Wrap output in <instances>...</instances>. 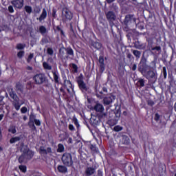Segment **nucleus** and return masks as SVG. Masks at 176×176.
Listing matches in <instances>:
<instances>
[{"label":"nucleus","instance_id":"f257e3e1","mask_svg":"<svg viewBox=\"0 0 176 176\" xmlns=\"http://www.w3.org/2000/svg\"><path fill=\"white\" fill-rule=\"evenodd\" d=\"M21 155L19 158V163H25L34 157V153L27 146L22 145L21 148Z\"/></svg>","mask_w":176,"mask_h":176},{"label":"nucleus","instance_id":"f03ea898","mask_svg":"<svg viewBox=\"0 0 176 176\" xmlns=\"http://www.w3.org/2000/svg\"><path fill=\"white\" fill-rule=\"evenodd\" d=\"M10 97L14 100L12 101L14 108L16 109V111H20L21 105L24 104V101L22 100L20 103V98H19V96H17V95L13 91V89L10 91Z\"/></svg>","mask_w":176,"mask_h":176},{"label":"nucleus","instance_id":"7ed1b4c3","mask_svg":"<svg viewBox=\"0 0 176 176\" xmlns=\"http://www.w3.org/2000/svg\"><path fill=\"white\" fill-rule=\"evenodd\" d=\"M105 16L107 20L109 21V25L111 27V30L113 28V27H116L115 23H113V21H116V14H115V12L108 11L105 12Z\"/></svg>","mask_w":176,"mask_h":176},{"label":"nucleus","instance_id":"20e7f679","mask_svg":"<svg viewBox=\"0 0 176 176\" xmlns=\"http://www.w3.org/2000/svg\"><path fill=\"white\" fill-rule=\"evenodd\" d=\"M62 163L64 166H67V167H71L72 164H74V161L72 160V155L71 153H65L62 155Z\"/></svg>","mask_w":176,"mask_h":176},{"label":"nucleus","instance_id":"39448f33","mask_svg":"<svg viewBox=\"0 0 176 176\" xmlns=\"http://www.w3.org/2000/svg\"><path fill=\"white\" fill-rule=\"evenodd\" d=\"M145 76L151 83H155L157 80V72L156 71L149 70Z\"/></svg>","mask_w":176,"mask_h":176},{"label":"nucleus","instance_id":"423d86ee","mask_svg":"<svg viewBox=\"0 0 176 176\" xmlns=\"http://www.w3.org/2000/svg\"><path fill=\"white\" fill-rule=\"evenodd\" d=\"M74 17V14L69 10L65 8L62 11V20L63 21H71Z\"/></svg>","mask_w":176,"mask_h":176},{"label":"nucleus","instance_id":"0eeeda50","mask_svg":"<svg viewBox=\"0 0 176 176\" xmlns=\"http://www.w3.org/2000/svg\"><path fill=\"white\" fill-rule=\"evenodd\" d=\"M148 68V65H146V58L142 56L140 63V66L138 67V71L141 72V74H144L146 72L145 69Z\"/></svg>","mask_w":176,"mask_h":176},{"label":"nucleus","instance_id":"6e6552de","mask_svg":"<svg viewBox=\"0 0 176 176\" xmlns=\"http://www.w3.org/2000/svg\"><path fill=\"white\" fill-rule=\"evenodd\" d=\"M77 83L78 85L80 90H81L82 93H86L87 91H89V87L86 85V83H85V81H83L82 78H79L77 80Z\"/></svg>","mask_w":176,"mask_h":176},{"label":"nucleus","instance_id":"1a4fd4ad","mask_svg":"<svg viewBox=\"0 0 176 176\" xmlns=\"http://www.w3.org/2000/svg\"><path fill=\"white\" fill-rule=\"evenodd\" d=\"M123 23L125 25H129V24H131V23H135V18L134 17V15H126Z\"/></svg>","mask_w":176,"mask_h":176},{"label":"nucleus","instance_id":"9d476101","mask_svg":"<svg viewBox=\"0 0 176 176\" xmlns=\"http://www.w3.org/2000/svg\"><path fill=\"white\" fill-rule=\"evenodd\" d=\"M11 3L16 8V9H21L23 5H24V0H13Z\"/></svg>","mask_w":176,"mask_h":176},{"label":"nucleus","instance_id":"9b49d317","mask_svg":"<svg viewBox=\"0 0 176 176\" xmlns=\"http://www.w3.org/2000/svg\"><path fill=\"white\" fill-rule=\"evenodd\" d=\"M120 141L121 144L124 145H129L130 144V138H129V136L125 135L120 136Z\"/></svg>","mask_w":176,"mask_h":176},{"label":"nucleus","instance_id":"f8f14e48","mask_svg":"<svg viewBox=\"0 0 176 176\" xmlns=\"http://www.w3.org/2000/svg\"><path fill=\"white\" fill-rule=\"evenodd\" d=\"M34 79L35 80L36 83H38V85L45 82V77L43 74H37L34 77Z\"/></svg>","mask_w":176,"mask_h":176},{"label":"nucleus","instance_id":"ddd939ff","mask_svg":"<svg viewBox=\"0 0 176 176\" xmlns=\"http://www.w3.org/2000/svg\"><path fill=\"white\" fill-rule=\"evenodd\" d=\"M95 173H96V168L94 167H87L85 171V176H91Z\"/></svg>","mask_w":176,"mask_h":176},{"label":"nucleus","instance_id":"4468645a","mask_svg":"<svg viewBox=\"0 0 176 176\" xmlns=\"http://www.w3.org/2000/svg\"><path fill=\"white\" fill-rule=\"evenodd\" d=\"M59 56L62 58H68V55H67V50L66 48L63 47L59 50Z\"/></svg>","mask_w":176,"mask_h":176},{"label":"nucleus","instance_id":"2eb2a0df","mask_svg":"<svg viewBox=\"0 0 176 176\" xmlns=\"http://www.w3.org/2000/svg\"><path fill=\"white\" fill-rule=\"evenodd\" d=\"M114 98L113 96H106L103 98V104L104 105H109L110 104H112Z\"/></svg>","mask_w":176,"mask_h":176},{"label":"nucleus","instance_id":"dca6fc26","mask_svg":"<svg viewBox=\"0 0 176 176\" xmlns=\"http://www.w3.org/2000/svg\"><path fill=\"white\" fill-rule=\"evenodd\" d=\"M98 61H99L100 71L101 72H104V71H105V63H104V57L100 56Z\"/></svg>","mask_w":176,"mask_h":176},{"label":"nucleus","instance_id":"f3484780","mask_svg":"<svg viewBox=\"0 0 176 176\" xmlns=\"http://www.w3.org/2000/svg\"><path fill=\"white\" fill-rule=\"evenodd\" d=\"M64 85L67 88L68 93H71L69 89H72V91H74V87L72 86V83H71V81H69V80H65Z\"/></svg>","mask_w":176,"mask_h":176},{"label":"nucleus","instance_id":"a211bd4d","mask_svg":"<svg viewBox=\"0 0 176 176\" xmlns=\"http://www.w3.org/2000/svg\"><path fill=\"white\" fill-rule=\"evenodd\" d=\"M94 111L102 113V112L104 111V106L101 104V103H96V104L94 106Z\"/></svg>","mask_w":176,"mask_h":176},{"label":"nucleus","instance_id":"6ab92c4d","mask_svg":"<svg viewBox=\"0 0 176 176\" xmlns=\"http://www.w3.org/2000/svg\"><path fill=\"white\" fill-rule=\"evenodd\" d=\"M91 46H92V47L96 49L97 50H100L102 45L98 42H92Z\"/></svg>","mask_w":176,"mask_h":176},{"label":"nucleus","instance_id":"aec40b11","mask_svg":"<svg viewBox=\"0 0 176 176\" xmlns=\"http://www.w3.org/2000/svg\"><path fill=\"white\" fill-rule=\"evenodd\" d=\"M134 47L135 49H138L139 50H141L142 47H144V44L141 43L140 41H135L133 43Z\"/></svg>","mask_w":176,"mask_h":176},{"label":"nucleus","instance_id":"412c9836","mask_svg":"<svg viewBox=\"0 0 176 176\" xmlns=\"http://www.w3.org/2000/svg\"><path fill=\"white\" fill-rule=\"evenodd\" d=\"M21 140V137L20 136H15L14 138H12L10 140V144H15V142H19Z\"/></svg>","mask_w":176,"mask_h":176},{"label":"nucleus","instance_id":"4be33fe9","mask_svg":"<svg viewBox=\"0 0 176 176\" xmlns=\"http://www.w3.org/2000/svg\"><path fill=\"white\" fill-rule=\"evenodd\" d=\"M131 52L133 54V56H135V57H136L137 58H140V57H141V52L138 51L137 50H131Z\"/></svg>","mask_w":176,"mask_h":176},{"label":"nucleus","instance_id":"5701e85b","mask_svg":"<svg viewBox=\"0 0 176 176\" xmlns=\"http://www.w3.org/2000/svg\"><path fill=\"white\" fill-rule=\"evenodd\" d=\"M58 170L59 171V173H67V167H65L64 166L59 165L58 166Z\"/></svg>","mask_w":176,"mask_h":176},{"label":"nucleus","instance_id":"b1692460","mask_svg":"<svg viewBox=\"0 0 176 176\" xmlns=\"http://www.w3.org/2000/svg\"><path fill=\"white\" fill-rule=\"evenodd\" d=\"M66 54L67 56H72L74 57V50L70 47L66 48Z\"/></svg>","mask_w":176,"mask_h":176},{"label":"nucleus","instance_id":"393cba45","mask_svg":"<svg viewBox=\"0 0 176 176\" xmlns=\"http://www.w3.org/2000/svg\"><path fill=\"white\" fill-rule=\"evenodd\" d=\"M110 9H111V10H113V12H115L116 13H118V10H119V8L116 5V3H113L110 6Z\"/></svg>","mask_w":176,"mask_h":176},{"label":"nucleus","instance_id":"a878e982","mask_svg":"<svg viewBox=\"0 0 176 176\" xmlns=\"http://www.w3.org/2000/svg\"><path fill=\"white\" fill-rule=\"evenodd\" d=\"M108 124H109V126H115V124H116L118 123V120H115V119H111L109 120L107 122Z\"/></svg>","mask_w":176,"mask_h":176},{"label":"nucleus","instance_id":"bb28decb","mask_svg":"<svg viewBox=\"0 0 176 176\" xmlns=\"http://www.w3.org/2000/svg\"><path fill=\"white\" fill-rule=\"evenodd\" d=\"M25 10L29 14H31V13H32V8L31 6H25Z\"/></svg>","mask_w":176,"mask_h":176},{"label":"nucleus","instance_id":"cd10ccee","mask_svg":"<svg viewBox=\"0 0 176 176\" xmlns=\"http://www.w3.org/2000/svg\"><path fill=\"white\" fill-rule=\"evenodd\" d=\"M151 50L153 52L155 50H156L159 54H160V53H162V47L160 46H156V47H152L151 48Z\"/></svg>","mask_w":176,"mask_h":176},{"label":"nucleus","instance_id":"c85d7f7f","mask_svg":"<svg viewBox=\"0 0 176 176\" xmlns=\"http://www.w3.org/2000/svg\"><path fill=\"white\" fill-rule=\"evenodd\" d=\"M57 152H64V145L59 144L58 145V149H57Z\"/></svg>","mask_w":176,"mask_h":176},{"label":"nucleus","instance_id":"c756f323","mask_svg":"<svg viewBox=\"0 0 176 176\" xmlns=\"http://www.w3.org/2000/svg\"><path fill=\"white\" fill-rule=\"evenodd\" d=\"M19 168L21 171H22V173H26L27 171V166L24 165L19 166Z\"/></svg>","mask_w":176,"mask_h":176},{"label":"nucleus","instance_id":"7c9ffc66","mask_svg":"<svg viewBox=\"0 0 176 176\" xmlns=\"http://www.w3.org/2000/svg\"><path fill=\"white\" fill-rule=\"evenodd\" d=\"M10 133H12V134H16L17 133V130H16V126H11L9 129Z\"/></svg>","mask_w":176,"mask_h":176},{"label":"nucleus","instance_id":"2f4dec72","mask_svg":"<svg viewBox=\"0 0 176 176\" xmlns=\"http://www.w3.org/2000/svg\"><path fill=\"white\" fill-rule=\"evenodd\" d=\"M24 54H25V52L24 51H20L17 53V57L19 58H22L24 57Z\"/></svg>","mask_w":176,"mask_h":176},{"label":"nucleus","instance_id":"473e14b6","mask_svg":"<svg viewBox=\"0 0 176 176\" xmlns=\"http://www.w3.org/2000/svg\"><path fill=\"white\" fill-rule=\"evenodd\" d=\"M54 53V51H53V49L51 47H48L47 49V54H49L50 56H53V54Z\"/></svg>","mask_w":176,"mask_h":176},{"label":"nucleus","instance_id":"72a5a7b5","mask_svg":"<svg viewBox=\"0 0 176 176\" xmlns=\"http://www.w3.org/2000/svg\"><path fill=\"white\" fill-rule=\"evenodd\" d=\"M113 130L114 131H122V130H123V127L119 126V125H117L116 126H114L113 128Z\"/></svg>","mask_w":176,"mask_h":176},{"label":"nucleus","instance_id":"f704fd0d","mask_svg":"<svg viewBox=\"0 0 176 176\" xmlns=\"http://www.w3.org/2000/svg\"><path fill=\"white\" fill-rule=\"evenodd\" d=\"M73 122H74V124L76 126L77 129H78L79 122H78V119L76 118V117H75V116L73 117Z\"/></svg>","mask_w":176,"mask_h":176},{"label":"nucleus","instance_id":"c9c22d12","mask_svg":"<svg viewBox=\"0 0 176 176\" xmlns=\"http://www.w3.org/2000/svg\"><path fill=\"white\" fill-rule=\"evenodd\" d=\"M24 47H25V45L24 44H17L16 45V49H18V50H23Z\"/></svg>","mask_w":176,"mask_h":176},{"label":"nucleus","instance_id":"e433bc0d","mask_svg":"<svg viewBox=\"0 0 176 176\" xmlns=\"http://www.w3.org/2000/svg\"><path fill=\"white\" fill-rule=\"evenodd\" d=\"M53 75H54V79L55 80V83H58V75H57L56 72H53Z\"/></svg>","mask_w":176,"mask_h":176},{"label":"nucleus","instance_id":"4c0bfd02","mask_svg":"<svg viewBox=\"0 0 176 176\" xmlns=\"http://www.w3.org/2000/svg\"><path fill=\"white\" fill-rule=\"evenodd\" d=\"M91 151L94 152V153H98V148H96L94 146H91Z\"/></svg>","mask_w":176,"mask_h":176},{"label":"nucleus","instance_id":"58836bf2","mask_svg":"<svg viewBox=\"0 0 176 176\" xmlns=\"http://www.w3.org/2000/svg\"><path fill=\"white\" fill-rule=\"evenodd\" d=\"M12 119L14 120L19 119V113L14 111L12 113Z\"/></svg>","mask_w":176,"mask_h":176},{"label":"nucleus","instance_id":"ea45409f","mask_svg":"<svg viewBox=\"0 0 176 176\" xmlns=\"http://www.w3.org/2000/svg\"><path fill=\"white\" fill-rule=\"evenodd\" d=\"M39 21H42V20H45V8L43 9V12L41 16L38 19Z\"/></svg>","mask_w":176,"mask_h":176},{"label":"nucleus","instance_id":"a19ab883","mask_svg":"<svg viewBox=\"0 0 176 176\" xmlns=\"http://www.w3.org/2000/svg\"><path fill=\"white\" fill-rule=\"evenodd\" d=\"M138 83L140 85V86H141V87H144L145 86V82L144 81V79H140L138 80Z\"/></svg>","mask_w":176,"mask_h":176},{"label":"nucleus","instance_id":"79ce46f5","mask_svg":"<svg viewBox=\"0 0 176 176\" xmlns=\"http://www.w3.org/2000/svg\"><path fill=\"white\" fill-rule=\"evenodd\" d=\"M45 69H48V71L52 70V65H49V63H45Z\"/></svg>","mask_w":176,"mask_h":176},{"label":"nucleus","instance_id":"37998d69","mask_svg":"<svg viewBox=\"0 0 176 176\" xmlns=\"http://www.w3.org/2000/svg\"><path fill=\"white\" fill-rule=\"evenodd\" d=\"M28 111V109L26 107H23L21 109V113H27Z\"/></svg>","mask_w":176,"mask_h":176},{"label":"nucleus","instance_id":"c03bdc74","mask_svg":"<svg viewBox=\"0 0 176 176\" xmlns=\"http://www.w3.org/2000/svg\"><path fill=\"white\" fill-rule=\"evenodd\" d=\"M154 120H155V122H159V120H160V116L159 113H155Z\"/></svg>","mask_w":176,"mask_h":176},{"label":"nucleus","instance_id":"a18cd8bd","mask_svg":"<svg viewBox=\"0 0 176 176\" xmlns=\"http://www.w3.org/2000/svg\"><path fill=\"white\" fill-rule=\"evenodd\" d=\"M22 88H23V85H21V83L17 82V83L16 84V89L17 90H21Z\"/></svg>","mask_w":176,"mask_h":176},{"label":"nucleus","instance_id":"49530a36","mask_svg":"<svg viewBox=\"0 0 176 176\" xmlns=\"http://www.w3.org/2000/svg\"><path fill=\"white\" fill-rule=\"evenodd\" d=\"M163 74H164V78L166 79L167 78V69L166 67H163Z\"/></svg>","mask_w":176,"mask_h":176},{"label":"nucleus","instance_id":"de8ad7c7","mask_svg":"<svg viewBox=\"0 0 176 176\" xmlns=\"http://www.w3.org/2000/svg\"><path fill=\"white\" fill-rule=\"evenodd\" d=\"M39 153L41 155H45V147L44 146L40 147Z\"/></svg>","mask_w":176,"mask_h":176},{"label":"nucleus","instance_id":"09e8293b","mask_svg":"<svg viewBox=\"0 0 176 176\" xmlns=\"http://www.w3.org/2000/svg\"><path fill=\"white\" fill-rule=\"evenodd\" d=\"M8 12L10 13H14V9L13 8V6H10L8 7Z\"/></svg>","mask_w":176,"mask_h":176},{"label":"nucleus","instance_id":"8fccbe9b","mask_svg":"<svg viewBox=\"0 0 176 176\" xmlns=\"http://www.w3.org/2000/svg\"><path fill=\"white\" fill-rule=\"evenodd\" d=\"M39 31H40V32H41V34L43 35H44L45 34V26H41L39 28Z\"/></svg>","mask_w":176,"mask_h":176},{"label":"nucleus","instance_id":"3c124183","mask_svg":"<svg viewBox=\"0 0 176 176\" xmlns=\"http://www.w3.org/2000/svg\"><path fill=\"white\" fill-rule=\"evenodd\" d=\"M32 58H34V54H30L28 58V63H30Z\"/></svg>","mask_w":176,"mask_h":176},{"label":"nucleus","instance_id":"603ef678","mask_svg":"<svg viewBox=\"0 0 176 176\" xmlns=\"http://www.w3.org/2000/svg\"><path fill=\"white\" fill-rule=\"evenodd\" d=\"M72 67L75 72H78V66L75 63L72 64Z\"/></svg>","mask_w":176,"mask_h":176},{"label":"nucleus","instance_id":"864d4df0","mask_svg":"<svg viewBox=\"0 0 176 176\" xmlns=\"http://www.w3.org/2000/svg\"><path fill=\"white\" fill-rule=\"evenodd\" d=\"M148 105H150L151 107H153V105H155V102H153L151 100H148Z\"/></svg>","mask_w":176,"mask_h":176},{"label":"nucleus","instance_id":"5fc2aeb1","mask_svg":"<svg viewBox=\"0 0 176 176\" xmlns=\"http://www.w3.org/2000/svg\"><path fill=\"white\" fill-rule=\"evenodd\" d=\"M45 153H50V155H52V148H47V150L45 151Z\"/></svg>","mask_w":176,"mask_h":176},{"label":"nucleus","instance_id":"6e6d98bb","mask_svg":"<svg viewBox=\"0 0 176 176\" xmlns=\"http://www.w3.org/2000/svg\"><path fill=\"white\" fill-rule=\"evenodd\" d=\"M116 118H120V110H117L116 112L115 113Z\"/></svg>","mask_w":176,"mask_h":176},{"label":"nucleus","instance_id":"4d7b16f0","mask_svg":"<svg viewBox=\"0 0 176 176\" xmlns=\"http://www.w3.org/2000/svg\"><path fill=\"white\" fill-rule=\"evenodd\" d=\"M34 123L36 126H41V121L39 120H34Z\"/></svg>","mask_w":176,"mask_h":176},{"label":"nucleus","instance_id":"13d9d810","mask_svg":"<svg viewBox=\"0 0 176 176\" xmlns=\"http://www.w3.org/2000/svg\"><path fill=\"white\" fill-rule=\"evenodd\" d=\"M3 105H5V102H3V100H1L0 101V109H3Z\"/></svg>","mask_w":176,"mask_h":176},{"label":"nucleus","instance_id":"bf43d9fd","mask_svg":"<svg viewBox=\"0 0 176 176\" xmlns=\"http://www.w3.org/2000/svg\"><path fill=\"white\" fill-rule=\"evenodd\" d=\"M69 129L71 130V131H74V130H75V128L74 127V125L70 124L69 125Z\"/></svg>","mask_w":176,"mask_h":176},{"label":"nucleus","instance_id":"052dcab7","mask_svg":"<svg viewBox=\"0 0 176 176\" xmlns=\"http://www.w3.org/2000/svg\"><path fill=\"white\" fill-rule=\"evenodd\" d=\"M132 69L133 71H135V69H137V65L136 64H133V67H132Z\"/></svg>","mask_w":176,"mask_h":176},{"label":"nucleus","instance_id":"680f3d73","mask_svg":"<svg viewBox=\"0 0 176 176\" xmlns=\"http://www.w3.org/2000/svg\"><path fill=\"white\" fill-rule=\"evenodd\" d=\"M127 58H131L133 57V55L130 53L127 54V56H126Z\"/></svg>","mask_w":176,"mask_h":176},{"label":"nucleus","instance_id":"e2e57ef3","mask_svg":"<svg viewBox=\"0 0 176 176\" xmlns=\"http://www.w3.org/2000/svg\"><path fill=\"white\" fill-rule=\"evenodd\" d=\"M52 16L56 17V10H54V9L52 11Z\"/></svg>","mask_w":176,"mask_h":176},{"label":"nucleus","instance_id":"0e129e2a","mask_svg":"<svg viewBox=\"0 0 176 176\" xmlns=\"http://www.w3.org/2000/svg\"><path fill=\"white\" fill-rule=\"evenodd\" d=\"M107 3H112V2H115V0H106Z\"/></svg>","mask_w":176,"mask_h":176},{"label":"nucleus","instance_id":"69168bd1","mask_svg":"<svg viewBox=\"0 0 176 176\" xmlns=\"http://www.w3.org/2000/svg\"><path fill=\"white\" fill-rule=\"evenodd\" d=\"M67 142H69V144H72V138H69Z\"/></svg>","mask_w":176,"mask_h":176},{"label":"nucleus","instance_id":"338daca9","mask_svg":"<svg viewBox=\"0 0 176 176\" xmlns=\"http://www.w3.org/2000/svg\"><path fill=\"white\" fill-rule=\"evenodd\" d=\"M96 96L98 97V98H100V99L103 98L102 96H101V95H100L98 94H96Z\"/></svg>","mask_w":176,"mask_h":176},{"label":"nucleus","instance_id":"774afa93","mask_svg":"<svg viewBox=\"0 0 176 176\" xmlns=\"http://www.w3.org/2000/svg\"><path fill=\"white\" fill-rule=\"evenodd\" d=\"M124 31H129V28L127 27V25H126L124 28Z\"/></svg>","mask_w":176,"mask_h":176}]
</instances>
